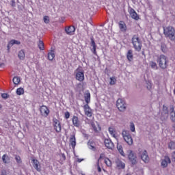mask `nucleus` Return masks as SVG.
<instances>
[{
  "instance_id": "f257e3e1",
  "label": "nucleus",
  "mask_w": 175,
  "mask_h": 175,
  "mask_svg": "<svg viewBox=\"0 0 175 175\" xmlns=\"http://www.w3.org/2000/svg\"><path fill=\"white\" fill-rule=\"evenodd\" d=\"M131 43L136 51H142V47H143V44L142 43V40H140L138 35H134L133 36L131 39Z\"/></svg>"
},
{
  "instance_id": "f03ea898",
  "label": "nucleus",
  "mask_w": 175,
  "mask_h": 175,
  "mask_svg": "<svg viewBox=\"0 0 175 175\" xmlns=\"http://www.w3.org/2000/svg\"><path fill=\"white\" fill-rule=\"evenodd\" d=\"M157 63L159 64V68L161 69H167L169 65V60H167V57L165 55H160L157 57Z\"/></svg>"
},
{
  "instance_id": "7ed1b4c3",
  "label": "nucleus",
  "mask_w": 175,
  "mask_h": 175,
  "mask_svg": "<svg viewBox=\"0 0 175 175\" xmlns=\"http://www.w3.org/2000/svg\"><path fill=\"white\" fill-rule=\"evenodd\" d=\"M163 33L166 38H169L170 40H175V29L172 26L163 28Z\"/></svg>"
},
{
  "instance_id": "20e7f679",
  "label": "nucleus",
  "mask_w": 175,
  "mask_h": 175,
  "mask_svg": "<svg viewBox=\"0 0 175 175\" xmlns=\"http://www.w3.org/2000/svg\"><path fill=\"white\" fill-rule=\"evenodd\" d=\"M124 140L129 144V146H132L133 144V139L132 138V135L129 131L124 130L122 133Z\"/></svg>"
},
{
  "instance_id": "39448f33",
  "label": "nucleus",
  "mask_w": 175,
  "mask_h": 175,
  "mask_svg": "<svg viewBox=\"0 0 175 175\" xmlns=\"http://www.w3.org/2000/svg\"><path fill=\"white\" fill-rule=\"evenodd\" d=\"M127 157L132 165H136L137 163V156H136V153L133 150H127Z\"/></svg>"
},
{
  "instance_id": "423d86ee",
  "label": "nucleus",
  "mask_w": 175,
  "mask_h": 175,
  "mask_svg": "<svg viewBox=\"0 0 175 175\" xmlns=\"http://www.w3.org/2000/svg\"><path fill=\"white\" fill-rule=\"evenodd\" d=\"M138 155L145 163H148L150 162V157H148L147 150L142 151L141 149H139Z\"/></svg>"
},
{
  "instance_id": "0eeeda50",
  "label": "nucleus",
  "mask_w": 175,
  "mask_h": 175,
  "mask_svg": "<svg viewBox=\"0 0 175 175\" xmlns=\"http://www.w3.org/2000/svg\"><path fill=\"white\" fill-rule=\"evenodd\" d=\"M116 107H118L119 111H125L126 109L125 100H124L122 98L118 99L116 102Z\"/></svg>"
},
{
  "instance_id": "6e6552de",
  "label": "nucleus",
  "mask_w": 175,
  "mask_h": 175,
  "mask_svg": "<svg viewBox=\"0 0 175 175\" xmlns=\"http://www.w3.org/2000/svg\"><path fill=\"white\" fill-rule=\"evenodd\" d=\"M83 107L85 116L90 118L92 117V109L91 107H90V105H88V104H85L83 106Z\"/></svg>"
},
{
  "instance_id": "1a4fd4ad",
  "label": "nucleus",
  "mask_w": 175,
  "mask_h": 175,
  "mask_svg": "<svg viewBox=\"0 0 175 175\" xmlns=\"http://www.w3.org/2000/svg\"><path fill=\"white\" fill-rule=\"evenodd\" d=\"M40 111L41 113V116H44V117H47L49 114H50V109L47 107V106L42 105L40 107Z\"/></svg>"
},
{
  "instance_id": "9d476101",
  "label": "nucleus",
  "mask_w": 175,
  "mask_h": 175,
  "mask_svg": "<svg viewBox=\"0 0 175 175\" xmlns=\"http://www.w3.org/2000/svg\"><path fill=\"white\" fill-rule=\"evenodd\" d=\"M53 126H54L55 131H56L57 133H59V132H61L62 131L61 122H59V120H58L56 118L53 119Z\"/></svg>"
},
{
  "instance_id": "9b49d317",
  "label": "nucleus",
  "mask_w": 175,
  "mask_h": 175,
  "mask_svg": "<svg viewBox=\"0 0 175 175\" xmlns=\"http://www.w3.org/2000/svg\"><path fill=\"white\" fill-rule=\"evenodd\" d=\"M75 79L76 80H77L78 81H80L81 83L83 82V81L85 79L84 71L83 70L77 71L75 73Z\"/></svg>"
},
{
  "instance_id": "f8f14e48",
  "label": "nucleus",
  "mask_w": 175,
  "mask_h": 175,
  "mask_svg": "<svg viewBox=\"0 0 175 175\" xmlns=\"http://www.w3.org/2000/svg\"><path fill=\"white\" fill-rule=\"evenodd\" d=\"M129 13L131 18H133V20H135L136 21H137L138 20L140 19V17L139 16V15L137 14L136 11H135V9L131 8L129 10Z\"/></svg>"
},
{
  "instance_id": "ddd939ff",
  "label": "nucleus",
  "mask_w": 175,
  "mask_h": 175,
  "mask_svg": "<svg viewBox=\"0 0 175 175\" xmlns=\"http://www.w3.org/2000/svg\"><path fill=\"white\" fill-rule=\"evenodd\" d=\"M31 163H32L33 167H34V169H36V170H37V172H42L40 163L39 162V161H38V159H33L31 160Z\"/></svg>"
},
{
  "instance_id": "4468645a",
  "label": "nucleus",
  "mask_w": 175,
  "mask_h": 175,
  "mask_svg": "<svg viewBox=\"0 0 175 175\" xmlns=\"http://www.w3.org/2000/svg\"><path fill=\"white\" fill-rule=\"evenodd\" d=\"M76 27L75 26H68L65 27V31L67 35H75Z\"/></svg>"
},
{
  "instance_id": "2eb2a0df",
  "label": "nucleus",
  "mask_w": 175,
  "mask_h": 175,
  "mask_svg": "<svg viewBox=\"0 0 175 175\" xmlns=\"http://www.w3.org/2000/svg\"><path fill=\"white\" fill-rule=\"evenodd\" d=\"M72 125H74V126H76L77 128L80 127V126L81 125V122L79 120V117L76 116H72Z\"/></svg>"
},
{
  "instance_id": "dca6fc26",
  "label": "nucleus",
  "mask_w": 175,
  "mask_h": 175,
  "mask_svg": "<svg viewBox=\"0 0 175 175\" xmlns=\"http://www.w3.org/2000/svg\"><path fill=\"white\" fill-rule=\"evenodd\" d=\"M104 143L107 148H109V150H113V148H114V144L110 139H105Z\"/></svg>"
},
{
  "instance_id": "f3484780",
  "label": "nucleus",
  "mask_w": 175,
  "mask_h": 175,
  "mask_svg": "<svg viewBox=\"0 0 175 175\" xmlns=\"http://www.w3.org/2000/svg\"><path fill=\"white\" fill-rule=\"evenodd\" d=\"M168 163H170V158L168 156H165L164 159L161 161L162 167H167Z\"/></svg>"
},
{
  "instance_id": "a211bd4d",
  "label": "nucleus",
  "mask_w": 175,
  "mask_h": 175,
  "mask_svg": "<svg viewBox=\"0 0 175 175\" xmlns=\"http://www.w3.org/2000/svg\"><path fill=\"white\" fill-rule=\"evenodd\" d=\"M84 99L86 105H90L91 103V93L89 91L84 94Z\"/></svg>"
},
{
  "instance_id": "6ab92c4d",
  "label": "nucleus",
  "mask_w": 175,
  "mask_h": 175,
  "mask_svg": "<svg viewBox=\"0 0 175 175\" xmlns=\"http://www.w3.org/2000/svg\"><path fill=\"white\" fill-rule=\"evenodd\" d=\"M119 28L122 32H126V24L124 21H120L118 23Z\"/></svg>"
},
{
  "instance_id": "aec40b11",
  "label": "nucleus",
  "mask_w": 175,
  "mask_h": 175,
  "mask_svg": "<svg viewBox=\"0 0 175 175\" xmlns=\"http://www.w3.org/2000/svg\"><path fill=\"white\" fill-rule=\"evenodd\" d=\"M70 143L72 148L76 147V135H72L70 137Z\"/></svg>"
},
{
  "instance_id": "412c9836",
  "label": "nucleus",
  "mask_w": 175,
  "mask_h": 175,
  "mask_svg": "<svg viewBox=\"0 0 175 175\" xmlns=\"http://www.w3.org/2000/svg\"><path fill=\"white\" fill-rule=\"evenodd\" d=\"M126 58H127L128 61H129V62L133 61V51H132V49H130V50L128 51V52L126 53Z\"/></svg>"
},
{
  "instance_id": "4be33fe9",
  "label": "nucleus",
  "mask_w": 175,
  "mask_h": 175,
  "mask_svg": "<svg viewBox=\"0 0 175 175\" xmlns=\"http://www.w3.org/2000/svg\"><path fill=\"white\" fill-rule=\"evenodd\" d=\"M109 132L112 137H114V139H117V132L116 131V129H114L113 127H109Z\"/></svg>"
},
{
  "instance_id": "5701e85b",
  "label": "nucleus",
  "mask_w": 175,
  "mask_h": 175,
  "mask_svg": "<svg viewBox=\"0 0 175 175\" xmlns=\"http://www.w3.org/2000/svg\"><path fill=\"white\" fill-rule=\"evenodd\" d=\"M14 44H21V42L18 41V40H11L8 44V49L9 50L10 46H12Z\"/></svg>"
},
{
  "instance_id": "b1692460",
  "label": "nucleus",
  "mask_w": 175,
  "mask_h": 175,
  "mask_svg": "<svg viewBox=\"0 0 175 175\" xmlns=\"http://www.w3.org/2000/svg\"><path fill=\"white\" fill-rule=\"evenodd\" d=\"M18 57L19 59H21L22 61H23V59H25V51H24V49H21L18 52Z\"/></svg>"
},
{
  "instance_id": "393cba45",
  "label": "nucleus",
  "mask_w": 175,
  "mask_h": 175,
  "mask_svg": "<svg viewBox=\"0 0 175 175\" xmlns=\"http://www.w3.org/2000/svg\"><path fill=\"white\" fill-rule=\"evenodd\" d=\"M116 165L118 169H125V163L121 161V160L116 161Z\"/></svg>"
},
{
  "instance_id": "a878e982",
  "label": "nucleus",
  "mask_w": 175,
  "mask_h": 175,
  "mask_svg": "<svg viewBox=\"0 0 175 175\" xmlns=\"http://www.w3.org/2000/svg\"><path fill=\"white\" fill-rule=\"evenodd\" d=\"M2 161L3 163H10V157L8 154H3L2 156Z\"/></svg>"
},
{
  "instance_id": "bb28decb",
  "label": "nucleus",
  "mask_w": 175,
  "mask_h": 175,
  "mask_svg": "<svg viewBox=\"0 0 175 175\" xmlns=\"http://www.w3.org/2000/svg\"><path fill=\"white\" fill-rule=\"evenodd\" d=\"M12 81L15 85H18L21 83V79L18 77H14L12 79Z\"/></svg>"
},
{
  "instance_id": "cd10ccee",
  "label": "nucleus",
  "mask_w": 175,
  "mask_h": 175,
  "mask_svg": "<svg viewBox=\"0 0 175 175\" xmlns=\"http://www.w3.org/2000/svg\"><path fill=\"white\" fill-rule=\"evenodd\" d=\"M55 57V54L54 53V51H52L48 53V59L49 61H53Z\"/></svg>"
},
{
  "instance_id": "c85d7f7f",
  "label": "nucleus",
  "mask_w": 175,
  "mask_h": 175,
  "mask_svg": "<svg viewBox=\"0 0 175 175\" xmlns=\"http://www.w3.org/2000/svg\"><path fill=\"white\" fill-rule=\"evenodd\" d=\"M170 116H171V120L173 122H175V111H174V107H171V113H170Z\"/></svg>"
},
{
  "instance_id": "c756f323",
  "label": "nucleus",
  "mask_w": 175,
  "mask_h": 175,
  "mask_svg": "<svg viewBox=\"0 0 175 175\" xmlns=\"http://www.w3.org/2000/svg\"><path fill=\"white\" fill-rule=\"evenodd\" d=\"M38 46L40 50H44V43H43V41L39 40Z\"/></svg>"
},
{
  "instance_id": "7c9ffc66",
  "label": "nucleus",
  "mask_w": 175,
  "mask_h": 175,
  "mask_svg": "<svg viewBox=\"0 0 175 175\" xmlns=\"http://www.w3.org/2000/svg\"><path fill=\"white\" fill-rule=\"evenodd\" d=\"M104 162L108 167H110L111 166V160L109 158H105Z\"/></svg>"
},
{
  "instance_id": "2f4dec72",
  "label": "nucleus",
  "mask_w": 175,
  "mask_h": 175,
  "mask_svg": "<svg viewBox=\"0 0 175 175\" xmlns=\"http://www.w3.org/2000/svg\"><path fill=\"white\" fill-rule=\"evenodd\" d=\"M116 83H117V79H116V77H110V81H109L110 85H116Z\"/></svg>"
},
{
  "instance_id": "473e14b6",
  "label": "nucleus",
  "mask_w": 175,
  "mask_h": 175,
  "mask_svg": "<svg viewBox=\"0 0 175 175\" xmlns=\"http://www.w3.org/2000/svg\"><path fill=\"white\" fill-rule=\"evenodd\" d=\"M150 66H151L152 69H158V66L157 65V63L154 62H150L149 63Z\"/></svg>"
},
{
  "instance_id": "72a5a7b5",
  "label": "nucleus",
  "mask_w": 175,
  "mask_h": 175,
  "mask_svg": "<svg viewBox=\"0 0 175 175\" xmlns=\"http://www.w3.org/2000/svg\"><path fill=\"white\" fill-rule=\"evenodd\" d=\"M16 94L18 95H23L24 94V88H19L16 90Z\"/></svg>"
},
{
  "instance_id": "f704fd0d",
  "label": "nucleus",
  "mask_w": 175,
  "mask_h": 175,
  "mask_svg": "<svg viewBox=\"0 0 175 175\" xmlns=\"http://www.w3.org/2000/svg\"><path fill=\"white\" fill-rule=\"evenodd\" d=\"M15 161L18 164L23 163V161H21V157L20 156H18V155H16L15 156Z\"/></svg>"
},
{
  "instance_id": "c9c22d12",
  "label": "nucleus",
  "mask_w": 175,
  "mask_h": 175,
  "mask_svg": "<svg viewBox=\"0 0 175 175\" xmlns=\"http://www.w3.org/2000/svg\"><path fill=\"white\" fill-rule=\"evenodd\" d=\"M168 148H170V150H174L175 149V143L173 142H170L168 144Z\"/></svg>"
},
{
  "instance_id": "e433bc0d",
  "label": "nucleus",
  "mask_w": 175,
  "mask_h": 175,
  "mask_svg": "<svg viewBox=\"0 0 175 175\" xmlns=\"http://www.w3.org/2000/svg\"><path fill=\"white\" fill-rule=\"evenodd\" d=\"M43 20L45 24H49V23H50V18L48 16H44Z\"/></svg>"
},
{
  "instance_id": "4c0bfd02",
  "label": "nucleus",
  "mask_w": 175,
  "mask_h": 175,
  "mask_svg": "<svg viewBox=\"0 0 175 175\" xmlns=\"http://www.w3.org/2000/svg\"><path fill=\"white\" fill-rule=\"evenodd\" d=\"M91 125L93 131H94V132H98V128H96V126L95 125V123L94 122L91 123Z\"/></svg>"
},
{
  "instance_id": "58836bf2",
  "label": "nucleus",
  "mask_w": 175,
  "mask_h": 175,
  "mask_svg": "<svg viewBox=\"0 0 175 175\" xmlns=\"http://www.w3.org/2000/svg\"><path fill=\"white\" fill-rule=\"evenodd\" d=\"M147 88L148 90H151V88H152V83H151V81H148L147 83Z\"/></svg>"
},
{
  "instance_id": "ea45409f",
  "label": "nucleus",
  "mask_w": 175,
  "mask_h": 175,
  "mask_svg": "<svg viewBox=\"0 0 175 175\" xmlns=\"http://www.w3.org/2000/svg\"><path fill=\"white\" fill-rule=\"evenodd\" d=\"M105 158H107L106 157V156L105 155V153H102L100 154V157L99 159H98V162H99L100 161V159H104L105 161Z\"/></svg>"
},
{
  "instance_id": "a19ab883",
  "label": "nucleus",
  "mask_w": 175,
  "mask_h": 175,
  "mask_svg": "<svg viewBox=\"0 0 175 175\" xmlns=\"http://www.w3.org/2000/svg\"><path fill=\"white\" fill-rule=\"evenodd\" d=\"M130 129L131 131V132H135V124H133V122H131L130 124Z\"/></svg>"
},
{
  "instance_id": "79ce46f5",
  "label": "nucleus",
  "mask_w": 175,
  "mask_h": 175,
  "mask_svg": "<svg viewBox=\"0 0 175 175\" xmlns=\"http://www.w3.org/2000/svg\"><path fill=\"white\" fill-rule=\"evenodd\" d=\"M91 46L93 48L96 47V44L95 43L94 38H91Z\"/></svg>"
},
{
  "instance_id": "37998d69",
  "label": "nucleus",
  "mask_w": 175,
  "mask_h": 175,
  "mask_svg": "<svg viewBox=\"0 0 175 175\" xmlns=\"http://www.w3.org/2000/svg\"><path fill=\"white\" fill-rule=\"evenodd\" d=\"M1 98H3V99H8L9 98V95L6 93H3L1 94Z\"/></svg>"
},
{
  "instance_id": "c03bdc74",
  "label": "nucleus",
  "mask_w": 175,
  "mask_h": 175,
  "mask_svg": "<svg viewBox=\"0 0 175 175\" xmlns=\"http://www.w3.org/2000/svg\"><path fill=\"white\" fill-rule=\"evenodd\" d=\"M118 150L122 157H125V153L124 152V150H122V147L118 149Z\"/></svg>"
},
{
  "instance_id": "a18cd8bd",
  "label": "nucleus",
  "mask_w": 175,
  "mask_h": 175,
  "mask_svg": "<svg viewBox=\"0 0 175 175\" xmlns=\"http://www.w3.org/2000/svg\"><path fill=\"white\" fill-rule=\"evenodd\" d=\"M64 116H65V118L68 120L70 117V113H69V111H66Z\"/></svg>"
},
{
  "instance_id": "49530a36",
  "label": "nucleus",
  "mask_w": 175,
  "mask_h": 175,
  "mask_svg": "<svg viewBox=\"0 0 175 175\" xmlns=\"http://www.w3.org/2000/svg\"><path fill=\"white\" fill-rule=\"evenodd\" d=\"M161 50L163 53H166V45L165 44L161 45Z\"/></svg>"
},
{
  "instance_id": "de8ad7c7",
  "label": "nucleus",
  "mask_w": 175,
  "mask_h": 175,
  "mask_svg": "<svg viewBox=\"0 0 175 175\" xmlns=\"http://www.w3.org/2000/svg\"><path fill=\"white\" fill-rule=\"evenodd\" d=\"M97 169H98V172L99 173H100V172H102V168H100V165H99V161H97Z\"/></svg>"
},
{
  "instance_id": "09e8293b",
  "label": "nucleus",
  "mask_w": 175,
  "mask_h": 175,
  "mask_svg": "<svg viewBox=\"0 0 175 175\" xmlns=\"http://www.w3.org/2000/svg\"><path fill=\"white\" fill-rule=\"evenodd\" d=\"M92 53L94 55H96V47L93 48Z\"/></svg>"
},
{
  "instance_id": "8fccbe9b",
  "label": "nucleus",
  "mask_w": 175,
  "mask_h": 175,
  "mask_svg": "<svg viewBox=\"0 0 175 175\" xmlns=\"http://www.w3.org/2000/svg\"><path fill=\"white\" fill-rule=\"evenodd\" d=\"M163 109L164 111H165V113H167V107L163 105Z\"/></svg>"
},
{
  "instance_id": "3c124183",
  "label": "nucleus",
  "mask_w": 175,
  "mask_h": 175,
  "mask_svg": "<svg viewBox=\"0 0 175 175\" xmlns=\"http://www.w3.org/2000/svg\"><path fill=\"white\" fill-rule=\"evenodd\" d=\"M62 158L63 161H65L66 159V156H65V154L64 153L62 154Z\"/></svg>"
},
{
  "instance_id": "603ef678",
  "label": "nucleus",
  "mask_w": 175,
  "mask_h": 175,
  "mask_svg": "<svg viewBox=\"0 0 175 175\" xmlns=\"http://www.w3.org/2000/svg\"><path fill=\"white\" fill-rule=\"evenodd\" d=\"M1 175H7V174H6V170H3L1 171Z\"/></svg>"
},
{
  "instance_id": "864d4df0",
  "label": "nucleus",
  "mask_w": 175,
  "mask_h": 175,
  "mask_svg": "<svg viewBox=\"0 0 175 175\" xmlns=\"http://www.w3.org/2000/svg\"><path fill=\"white\" fill-rule=\"evenodd\" d=\"M82 161H83V159H77V162H79V163L81 162Z\"/></svg>"
},
{
  "instance_id": "5fc2aeb1",
  "label": "nucleus",
  "mask_w": 175,
  "mask_h": 175,
  "mask_svg": "<svg viewBox=\"0 0 175 175\" xmlns=\"http://www.w3.org/2000/svg\"><path fill=\"white\" fill-rule=\"evenodd\" d=\"M91 148H92V149H94V148H95V147L91 146Z\"/></svg>"
},
{
  "instance_id": "6e6d98bb",
  "label": "nucleus",
  "mask_w": 175,
  "mask_h": 175,
  "mask_svg": "<svg viewBox=\"0 0 175 175\" xmlns=\"http://www.w3.org/2000/svg\"><path fill=\"white\" fill-rule=\"evenodd\" d=\"M0 109H2V105L0 104Z\"/></svg>"
},
{
  "instance_id": "4d7b16f0",
  "label": "nucleus",
  "mask_w": 175,
  "mask_h": 175,
  "mask_svg": "<svg viewBox=\"0 0 175 175\" xmlns=\"http://www.w3.org/2000/svg\"><path fill=\"white\" fill-rule=\"evenodd\" d=\"M81 175H85V174H83V173H81Z\"/></svg>"
},
{
  "instance_id": "13d9d810",
  "label": "nucleus",
  "mask_w": 175,
  "mask_h": 175,
  "mask_svg": "<svg viewBox=\"0 0 175 175\" xmlns=\"http://www.w3.org/2000/svg\"><path fill=\"white\" fill-rule=\"evenodd\" d=\"M174 95H175V89L174 90Z\"/></svg>"
},
{
  "instance_id": "bf43d9fd",
  "label": "nucleus",
  "mask_w": 175,
  "mask_h": 175,
  "mask_svg": "<svg viewBox=\"0 0 175 175\" xmlns=\"http://www.w3.org/2000/svg\"><path fill=\"white\" fill-rule=\"evenodd\" d=\"M126 175H131V174H126Z\"/></svg>"
},
{
  "instance_id": "052dcab7",
  "label": "nucleus",
  "mask_w": 175,
  "mask_h": 175,
  "mask_svg": "<svg viewBox=\"0 0 175 175\" xmlns=\"http://www.w3.org/2000/svg\"><path fill=\"white\" fill-rule=\"evenodd\" d=\"M174 154H175V151H174Z\"/></svg>"
}]
</instances>
